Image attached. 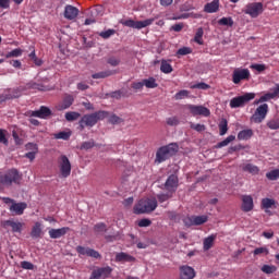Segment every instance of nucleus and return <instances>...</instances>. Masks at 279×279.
<instances>
[{"label":"nucleus","instance_id":"obj_29","mask_svg":"<svg viewBox=\"0 0 279 279\" xmlns=\"http://www.w3.org/2000/svg\"><path fill=\"white\" fill-rule=\"evenodd\" d=\"M242 171H245L246 173H252V175H258L260 169L258 168V166L246 163L242 167Z\"/></svg>","mask_w":279,"mask_h":279},{"label":"nucleus","instance_id":"obj_44","mask_svg":"<svg viewBox=\"0 0 279 279\" xmlns=\"http://www.w3.org/2000/svg\"><path fill=\"white\" fill-rule=\"evenodd\" d=\"M171 197H173V193H171V192L157 195V199H158V202H160V204H163V202L171 199Z\"/></svg>","mask_w":279,"mask_h":279},{"label":"nucleus","instance_id":"obj_48","mask_svg":"<svg viewBox=\"0 0 279 279\" xmlns=\"http://www.w3.org/2000/svg\"><path fill=\"white\" fill-rule=\"evenodd\" d=\"M254 256H260V254H264L265 256H267V254H269V250L265 246L262 247H257L253 251Z\"/></svg>","mask_w":279,"mask_h":279},{"label":"nucleus","instance_id":"obj_50","mask_svg":"<svg viewBox=\"0 0 279 279\" xmlns=\"http://www.w3.org/2000/svg\"><path fill=\"white\" fill-rule=\"evenodd\" d=\"M190 92L186 89L180 90L174 95V99L180 100V99H186L189 97Z\"/></svg>","mask_w":279,"mask_h":279},{"label":"nucleus","instance_id":"obj_37","mask_svg":"<svg viewBox=\"0 0 279 279\" xmlns=\"http://www.w3.org/2000/svg\"><path fill=\"white\" fill-rule=\"evenodd\" d=\"M94 232L96 234H104V232H108V227L104 222H98L94 226Z\"/></svg>","mask_w":279,"mask_h":279},{"label":"nucleus","instance_id":"obj_20","mask_svg":"<svg viewBox=\"0 0 279 279\" xmlns=\"http://www.w3.org/2000/svg\"><path fill=\"white\" fill-rule=\"evenodd\" d=\"M27 208V203H13L9 210L10 213H12L13 215H23L25 213V209Z\"/></svg>","mask_w":279,"mask_h":279},{"label":"nucleus","instance_id":"obj_23","mask_svg":"<svg viewBox=\"0 0 279 279\" xmlns=\"http://www.w3.org/2000/svg\"><path fill=\"white\" fill-rule=\"evenodd\" d=\"M2 226L4 228H7L8 226L10 228H12V232H19L21 233L23 231V226L24 223L23 222H16V221H13V220H5Z\"/></svg>","mask_w":279,"mask_h":279},{"label":"nucleus","instance_id":"obj_40","mask_svg":"<svg viewBox=\"0 0 279 279\" xmlns=\"http://www.w3.org/2000/svg\"><path fill=\"white\" fill-rule=\"evenodd\" d=\"M204 37V28L199 27L196 31V34L194 36V41L197 43V45H204V40L202 39Z\"/></svg>","mask_w":279,"mask_h":279},{"label":"nucleus","instance_id":"obj_51","mask_svg":"<svg viewBox=\"0 0 279 279\" xmlns=\"http://www.w3.org/2000/svg\"><path fill=\"white\" fill-rule=\"evenodd\" d=\"M192 89L197 88L198 90H208V88H210V85L206 84V83H197L194 85H191Z\"/></svg>","mask_w":279,"mask_h":279},{"label":"nucleus","instance_id":"obj_54","mask_svg":"<svg viewBox=\"0 0 279 279\" xmlns=\"http://www.w3.org/2000/svg\"><path fill=\"white\" fill-rule=\"evenodd\" d=\"M251 69H253L254 71H257V73H263V71H267V65L255 63L251 65Z\"/></svg>","mask_w":279,"mask_h":279},{"label":"nucleus","instance_id":"obj_41","mask_svg":"<svg viewBox=\"0 0 279 279\" xmlns=\"http://www.w3.org/2000/svg\"><path fill=\"white\" fill-rule=\"evenodd\" d=\"M114 34H117V31L109 28L105 32L98 33V36H100V38H104V40H108V38H110L111 36H114Z\"/></svg>","mask_w":279,"mask_h":279},{"label":"nucleus","instance_id":"obj_12","mask_svg":"<svg viewBox=\"0 0 279 279\" xmlns=\"http://www.w3.org/2000/svg\"><path fill=\"white\" fill-rule=\"evenodd\" d=\"M189 110L194 117H210V109L204 106L189 105Z\"/></svg>","mask_w":279,"mask_h":279},{"label":"nucleus","instance_id":"obj_57","mask_svg":"<svg viewBox=\"0 0 279 279\" xmlns=\"http://www.w3.org/2000/svg\"><path fill=\"white\" fill-rule=\"evenodd\" d=\"M262 271L264 274H274L276 271V266L264 265Z\"/></svg>","mask_w":279,"mask_h":279},{"label":"nucleus","instance_id":"obj_58","mask_svg":"<svg viewBox=\"0 0 279 279\" xmlns=\"http://www.w3.org/2000/svg\"><path fill=\"white\" fill-rule=\"evenodd\" d=\"M93 147H95V141L90 140L88 142H84L81 145V149H93Z\"/></svg>","mask_w":279,"mask_h":279},{"label":"nucleus","instance_id":"obj_59","mask_svg":"<svg viewBox=\"0 0 279 279\" xmlns=\"http://www.w3.org/2000/svg\"><path fill=\"white\" fill-rule=\"evenodd\" d=\"M149 226H151V220H149L147 218L141 219L138 221V227L140 228H149Z\"/></svg>","mask_w":279,"mask_h":279},{"label":"nucleus","instance_id":"obj_21","mask_svg":"<svg viewBox=\"0 0 279 279\" xmlns=\"http://www.w3.org/2000/svg\"><path fill=\"white\" fill-rule=\"evenodd\" d=\"M135 262H136V257L125 252L117 253L116 255V263H135Z\"/></svg>","mask_w":279,"mask_h":279},{"label":"nucleus","instance_id":"obj_49","mask_svg":"<svg viewBox=\"0 0 279 279\" xmlns=\"http://www.w3.org/2000/svg\"><path fill=\"white\" fill-rule=\"evenodd\" d=\"M167 125H170L171 128H174L175 125H180V120L178 117H170L166 120Z\"/></svg>","mask_w":279,"mask_h":279},{"label":"nucleus","instance_id":"obj_36","mask_svg":"<svg viewBox=\"0 0 279 279\" xmlns=\"http://www.w3.org/2000/svg\"><path fill=\"white\" fill-rule=\"evenodd\" d=\"M236 138V136L234 135H229L226 140H223L222 142L218 143L215 148L216 149H221V147H228L229 143H232V141H234Z\"/></svg>","mask_w":279,"mask_h":279},{"label":"nucleus","instance_id":"obj_43","mask_svg":"<svg viewBox=\"0 0 279 279\" xmlns=\"http://www.w3.org/2000/svg\"><path fill=\"white\" fill-rule=\"evenodd\" d=\"M54 138L61 140V141H69L71 138V132L62 131L57 134H54Z\"/></svg>","mask_w":279,"mask_h":279},{"label":"nucleus","instance_id":"obj_39","mask_svg":"<svg viewBox=\"0 0 279 279\" xmlns=\"http://www.w3.org/2000/svg\"><path fill=\"white\" fill-rule=\"evenodd\" d=\"M218 25H222L225 27H232L234 25V20H232V17H222L218 21Z\"/></svg>","mask_w":279,"mask_h":279},{"label":"nucleus","instance_id":"obj_19","mask_svg":"<svg viewBox=\"0 0 279 279\" xmlns=\"http://www.w3.org/2000/svg\"><path fill=\"white\" fill-rule=\"evenodd\" d=\"M70 231H71V228L62 227L60 229H50L48 231V234L50 239H61V236H64V234H66Z\"/></svg>","mask_w":279,"mask_h":279},{"label":"nucleus","instance_id":"obj_2","mask_svg":"<svg viewBox=\"0 0 279 279\" xmlns=\"http://www.w3.org/2000/svg\"><path fill=\"white\" fill-rule=\"evenodd\" d=\"M178 151H180V145H178V143H170L161 146L156 151L155 162L158 165H161V162H167V160H169V158H173Z\"/></svg>","mask_w":279,"mask_h":279},{"label":"nucleus","instance_id":"obj_3","mask_svg":"<svg viewBox=\"0 0 279 279\" xmlns=\"http://www.w3.org/2000/svg\"><path fill=\"white\" fill-rule=\"evenodd\" d=\"M22 180L23 174H21L16 168L9 169L5 172H0V186L10 189L12 184H21Z\"/></svg>","mask_w":279,"mask_h":279},{"label":"nucleus","instance_id":"obj_9","mask_svg":"<svg viewBox=\"0 0 279 279\" xmlns=\"http://www.w3.org/2000/svg\"><path fill=\"white\" fill-rule=\"evenodd\" d=\"M59 169L61 178H69L71 175V161L69 157L62 155L59 160Z\"/></svg>","mask_w":279,"mask_h":279},{"label":"nucleus","instance_id":"obj_60","mask_svg":"<svg viewBox=\"0 0 279 279\" xmlns=\"http://www.w3.org/2000/svg\"><path fill=\"white\" fill-rule=\"evenodd\" d=\"M21 267L22 269H28V270H34V264L32 262L23 260L21 262Z\"/></svg>","mask_w":279,"mask_h":279},{"label":"nucleus","instance_id":"obj_64","mask_svg":"<svg viewBox=\"0 0 279 279\" xmlns=\"http://www.w3.org/2000/svg\"><path fill=\"white\" fill-rule=\"evenodd\" d=\"M0 8L8 10V8H10V0H0Z\"/></svg>","mask_w":279,"mask_h":279},{"label":"nucleus","instance_id":"obj_61","mask_svg":"<svg viewBox=\"0 0 279 279\" xmlns=\"http://www.w3.org/2000/svg\"><path fill=\"white\" fill-rule=\"evenodd\" d=\"M26 149H27L28 151L38 153V145L35 144V143H28V144H26Z\"/></svg>","mask_w":279,"mask_h":279},{"label":"nucleus","instance_id":"obj_52","mask_svg":"<svg viewBox=\"0 0 279 279\" xmlns=\"http://www.w3.org/2000/svg\"><path fill=\"white\" fill-rule=\"evenodd\" d=\"M269 130H279V119H274L267 122Z\"/></svg>","mask_w":279,"mask_h":279},{"label":"nucleus","instance_id":"obj_28","mask_svg":"<svg viewBox=\"0 0 279 279\" xmlns=\"http://www.w3.org/2000/svg\"><path fill=\"white\" fill-rule=\"evenodd\" d=\"M114 71L112 70H107V71H101V72H97V73H94L92 75L93 80H106V77H110L111 75H114Z\"/></svg>","mask_w":279,"mask_h":279},{"label":"nucleus","instance_id":"obj_55","mask_svg":"<svg viewBox=\"0 0 279 279\" xmlns=\"http://www.w3.org/2000/svg\"><path fill=\"white\" fill-rule=\"evenodd\" d=\"M190 128H191V130H195V132H204V131H206V125H204V124L191 123Z\"/></svg>","mask_w":279,"mask_h":279},{"label":"nucleus","instance_id":"obj_26","mask_svg":"<svg viewBox=\"0 0 279 279\" xmlns=\"http://www.w3.org/2000/svg\"><path fill=\"white\" fill-rule=\"evenodd\" d=\"M41 235H43V225L40 222H35L31 231V236L32 239H40Z\"/></svg>","mask_w":279,"mask_h":279},{"label":"nucleus","instance_id":"obj_33","mask_svg":"<svg viewBox=\"0 0 279 279\" xmlns=\"http://www.w3.org/2000/svg\"><path fill=\"white\" fill-rule=\"evenodd\" d=\"M267 180H270V182H276V180H279V168L270 170L266 173Z\"/></svg>","mask_w":279,"mask_h":279},{"label":"nucleus","instance_id":"obj_6","mask_svg":"<svg viewBox=\"0 0 279 279\" xmlns=\"http://www.w3.org/2000/svg\"><path fill=\"white\" fill-rule=\"evenodd\" d=\"M269 113V105L263 104L255 109L254 114L251 117L252 123H263Z\"/></svg>","mask_w":279,"mask_h":279},{"label":"nucleus","instance_id":"obj_25","mask_svg":"<svg viewBox=\"0 0 279 279\" xmlns=\"http://www.w3.org/2000/svg\"><path fill=\"white\" fill-rule=\"evenodd\" d=\"M279 95V84H276V87L272 89V93H266L260 96V101L265 104V101H271V99H276Z\"/></svg>","mask_w":279,"mask_h":279},{"label":"nucleus","instance_id":"obj_42","mask_svg":"<svg viewBox=\"0 0 279 279\" xmlns=\"http://www.w3.org/2000/svg\"><path fill=\"white\" fill-rule=\"evenodd\" d=\"M21 56H23V50L21 48H15L8 52L5 58H21Z\"/></svg>","mask_w":279,"mask_h":279},{"label":"nucleus","instance_id":"obj_14","mask_svg":"<svg viewBox=\"0 0 279 279\" xmlns=\"http://www.w3.org/2000/svg\"><path fill=\"white\" fill-rule=\"evenodd\" d=\"M76 252L80 256H89L90 258H101V254L99 252L84 246H76Z\"/></svg>","mask_w":279,"mask_h":279},{"label":"nucleus","instance_id":"obj_1","mask_svg":"<svg viewBox=\"0 0 279 279\" xmlns=\"http://www.w3.org/2000/svg\"><path fill=\"white\" fill-rule=\"evenodd\" d=\"M110 113L108 111H96L94 113L85 114L78 121V125L81 130H84V128H95L99 121H104V119H108Z\"/></svg>","mask_w":279,"mask_h":279},{"label":"nucleus","instance_id":"obj_18","mask_svg":"<svg viewBox=\"0 0 279 279\" xmlns=\"http://www.w3.org/2000/svg\"><path fill=\"white\" fill-rule=\"evenodd\" d=\"M73 101H75V98L72 95H65L63 100L56 106V109L59 111L69 110L73 106Z\"/></svg>","mask_w":279,"mask_h":279},{"label":"nucleus","instance_id":"obj_35","mask_svg":"<svg viewBox=\"0 0 279 279\" xmlns=\"http://www.w3.org/2000/svg\"><path fill=\"white\" fill-rule=\"evenodd\" d=\"M143 82L146 88H158V83L156 82V78L151 76L148 78H144Z\"/></svg>","mask_w":279,"mask_h":279},{"label":"nucleus","instance_id":"obj_56","mask_svg":"<svg viewBox=\"0 0 279 279\" xmlns=\"http://www.w3.org/2000/svg\"><path fill=\"white\" fill-rule=\"evenodd\" d=\"M144 86H145L144 81H142V82H134V83H132L131 88H133V90L138 92V90H142L144 88Z\"/></svg>","mask_w":279,"mask_h":279},{"label":"nucleus","instance_id":"obj_7","mask_svg":"<svg viewBox=\"0 0 279 279\" xmlns=\"http://www.w3.org/2000/svg\"><path fill=\"white\" fill-rule=\"evenodd\" d=\"M155 19H147L144 21L125 20L121 22L124 27H132L133 29H143L154 24Z\"/></svg>","mask_w":279,"mask_h":279},{"label":"nucleus","instance_id":"obj_45","mask_svg":"<svg viewBox=\"0 0 279 279\" xmlns=\"http://www.w3.org/2000/svg\"><path fill=\"white\" fill-rule=\"evenodd\" d=\"M109 123H111V125H119L123 123V119L117 114H111L109 118Z\"/></svg>","mask_w":279,"mask_h":279},{"label":"nucleus","instance_id":"obj_22","mask_svg":"<svg viewBox=\"0 0 279 279\" xmlns=\"http://www.w3.org/2000/svg\"><path fill=\"white\" fill-rule=\"evenodd\" d=\"M219 5H220L219 0H214L209 3H206L204 5V12H206V14H215L219 10Z\"/></svg>","mask_w":279,"mask_h":279},{"label":"nucleus","instance_id":"obj_16","mask_svg":"<svg viewBox=\"0 0 279 279\" xmlns=\"http://www.w3.org/2000/svg\"><path fill=\"white\" fill-rule=\"evenodd\" d=\"M80 14V10L71 4L65 5L64 8V19L68 21H75Z\"/></svg>","mask_w":279,"mask_h":279},{"label":"nucleus","instance_id":"obj_62","mask_svg":"<svg viewBox=\"0 0 279 279\" xmlns=\"http://www.w3.org/2000/svg\"><path fill=\"white\" fill-rule=\"evenodd\" d=\"M12 136L15 141V145H22L23 144V140H21V137L19 136V133H16V131L12 132Z\"/></svg>","mask_w":279,"mask_h":279},{"label":"nucleus","instance_id":"obj_11","mask_svg":"<svg viewBox=\"0 0 279 279\" xmlns=\"http://www.w3.org/2000/svg\"><path fill=\"white\" fill-rule=\"evenodd\" d=\"M243 80H250V70L247 69L234 70L232 74L233 84H241Z\"/></svg>","mask_w":279,"mask_h":279},{"label":"nucleus","instance_id":"obj_30","mask_svg":"<svg viewBox=\"0 0 279 279\" xmlns=\"http://www.w3.org/2000/svg\"><path fill=\"white\" fill-rule=\"evenodd\" d=\"M251 136H254V131H252V129L242 130L238 134V140L239 141H250Z\"/></svg>","mask_w":279,"mask_h":279},{"label":"nucleus","instance_id":"obj_53","mask_svg":"<svg viewBox=\"0 0 279 279\" xmlns=\"http://www.w3.org/2000/svg\"><path fill=\"white\" fill-rule=\"evenodd\" d=\"M189 53H193V49L190 47H182L177 51V56H189Z\"/></svg>","mask_w":279,"mask_h":279},{"label":"nucleus","instance_id":"obj_4","mask_svg":"<svg viewBox=\"0 0 279 279\" xmlns=\"http://www.w3.org/2000/svg\"><path fill=\"white\" fill-rule=\"evenodd\" d=\"M156 208H158V201L156 198H146L141 199L133 210L135 215H145V213H154Z\"/></svg>","mask_w":279,"mask_h":279},{"label":"nucleus","instance_id":"obj_34","mask_svg":"<svg viewBox=\"0 0 279 279\" xmlns=\"http://www.w3.org/2000/svg\"><path fill=\"white\" fill-rule=\"evenodd\" d=\"M220 136H226L228 134V120L222 119L218 124Z\"/></svg>","mask_w":279,"mask_h":279},{"label":"nucleus","instance_id":"obj_46","mask_svg":"<svg viewBox=\"0 0 279 279\" xmlns=\"http://www.w3.org/2000/svg\"><path fill=\"white\" fill-rule=\"evenodd\" d=\"M107 64H110V66H119L121 64V59L119 57H109L107 59Z\"/></svg>","mask_w":279,"mask_h":279},{"label":"nucleus","instance_id":"obj_8","mask_svg":"<svg viewBox=\"0 0 279 279\" xmlns=\"http://www.w3.org/2000/svg\"><path fill=\"white\" fill-rule=\"evenodd\" d=\"M263 12V4L262 2H252L246 4L244 9V14H248L251 19H258L260 13Z\"/></svg>","mask_w":279,"mask_h":279},{"label":"nucleus","instance_id":"obj_38","mask_svg":"<svg viewBox=\"0 0 279 279\" xmlns=\"http://www.w3.org/2000/svg\"><path fill=\"white\" fill-rule=\"evenodd\" d=\"M81 117L82 114L77 111H70L65 113V120L70 122L77 121Z\"/></svg>","mask_w":279,"mask_h":279},{"label":"nucleus","instance_id":"obj_24","mask_svg":"<svg viewBox=\"0 0 279 279\" xmlns=\"http://www.w3.org/2000/svg\"><path fill=\"white\" fill-rule=\"evenodd\" d=\"M260 206L265 213H269V208H278V202L274 198H263Z\"/></svg>","mask_w":279,"mask_h":279},{"label":"nucleus","instance_id":"obj_31","mask_svg":"<svg viewBox=\"0 0 279 279\" xmlns=\"http://www.w3.org/2000/svg\"><path fill=\"white\" fill-rule=\"evenodd\" d=\"M160 71L161 73H166L168 75L169 73H173V66H171L167 60L162 59Z\"/></svg>","mask_w":279,"mask_h":279},{"label":"nucleus","instance_id":"obj_15","mask_svg":"<svg viewBox=\"0 0 279 279\" xmlns=\"http://www.w3.org/2000/svg\"><path fill=\"white\" fill-rule=\"evenodd\" d=\"M241 210L243 213H252V210H254V198L252 197V195L242 196Z\"/></svg>","mask_w":279,"mask_h":279},{"label":"nucleus","instance_id":"obj_47","mask_svg":"<svg viewBox=\"0 0 279 279\" xmlns=\"http://www.w3.org/2000/svg\"><path fill=\"white\" fill-rule=\"evenodd\" d=\"M7 133H8V131L0 129V143L2 145H5V147H8V145H10L8 137L5 136Z\"/></svg>","mask_w":279,"mask_h":279},{"label":"nucleus","instance_id":"obj_5","mask_svg":"<svg viewBox=\"0 0 279 279\" xmlns=\"http://www.w3.org/2000/svg\"><path fill=\"white\" fill-rule=\"evenodd\" d=\"M253 99H256L255 93H245L242 96L232 98L230 100V108H243V106L250 104Z\"/></svg>","mask_w":279,"mask_h":279},{"label":"nucleus","instance_id":"obj_13","mask_svg":"<svg viewBox=\"0 0 279 279\" xmlns=\"http://www.w3.org/2000/svg\"><path fill=\"white\" fill-rule=\"evenodd\" d=\"M179 179L175 174H170L165 183L166 191L175 193L178 191Z\"/></svg>","mask_w":279,"mask_h":279},{"label":"nucleus","instance_id":"obj_17","mask_svg":"<svg viewBox=\"0 0 279 279\" xmlns=\"http://www.w3.org/2000/svg\"><path fill=\"white\" fill-rule=\"evenodd\" d=\"M51 114V109L45 106H41L39 110L31 111V117H37V119H49Z\"/></svg>","mask_w":279,"mask_h":279},{"label":"nucleus","instance_id":"obj_10","mask_svg":"<svg viewBox=\"0 0 279 279\" xmlns=\"http://www.w3.org/2000/svg\"><path fill=\"white\" fill-rule=\"evenodd\" d=\"M112 274V267L107 266V267H100L92 271V275L89 279H106L110 278V275Z\"/></svg>","mask_w":279,"mask_h":279},{"label":"nucleus","instance_id":"obj_27","mask_svg":"<svg viewBox=\"0 0 279 279\" xmlns=\"http://www.w3.org/2000/svg\"><path fill=\"white\" fill-rule=\"evenodd\" d=\"M215 239H217V235H215V234H211V235L204 239L203 250L205 252H208V250H210L213 247V245H215Z\"/></svg>","mask_w":279,"mask_h":279},{"label":"nucleus","instance_id":"obj_63","mask_svg":"<svg viewBox=\"0 0 279 279\" xmlns=\"http://www.w3.org/2000/svg\"><path fill=\"white\" fill-rule=\"evenodd\" d=\"M172 32H180L181 29H184V24L179 23L171 26Z\"/></svg>","mask_w":279,"mask_h":279},{"label":"nucleus","instance_id":"obj_32","mask_svg":"<svg viewBox=\"0 0 279 279\" xmlns=\"http://www.w3.org/2000/svg\"><path fill=\"white\" fill-rule=\"evenodd\" d=\"M192 221L194 226H202L208 221V216L203 215V216H192Z\"/></svg>","mask_w":279,"mask_h":279}]
</instances>
